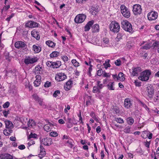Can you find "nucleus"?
Listing matches in <instances>:
<instances>
[{"mask_svg":"<svg viewBox=\"0 0 159 159\" xmlns=\"http://www.w3.org/2000/svg\"><path fill=\"white\" fill-rule=\"evenodd\" d=\"M151 74V71L149 70H146L140 73V75L138 79L142 81H147Z\"/></svg>","mask_w":159,"mask_h":159,"instance_id":"f257e3e1","label":"nucleus"},{"mask_svg":"<svg viewBox=\"0 0 159 159\" xmlns=\"http://www.w3.org/2000/svg\"><path fill=\"white\" fill-rule=\"evenodd\" d=\"M122 27L123 30L129 33L133 32L131 24L126 20L122 21L121 22Z\"/></svg>","mask_w":159,"mask_h":159,"instance_id":"f03ea898","label":"nucleus"},{"mask_svg":"<svg viewBox=\"0 0 159 159\" xmlns=\"http://www.w3.org/2000/svg\"><path fill=\"white\" fill-rule=\"evenodd\" d=\"M147 97L150 99L153 98L154 94V89L153 87L151 85H148L146 88L145 91Z\"/></svg>","mask_w":159,"mask_h":159,"instance_id":"7ed1b4c3","label":"nucleus"},{"mask_svg":"<svg viewBox=\"0 0 159 159\" xmlns=\"http://www.w3.org/2000/svg\"><path fill=\"white\" fill-rule=\"evenodd\" d=\"M109 28L110 30L115 33H118L120 29L119 24L115 21H112L110 24Z\"/></svg>","mask_w":159,"mask_h":159,"instance_id":"20e7f679","label":"nucleus"},{"mask_svg":"<svg viewBox=\"0 0 159 159\" xmlns=\"http://www.w3.org/2000/svg\"><path fill=\"white\" fill-rule=\"evenodd\" d=\"M121 11L123 16L126 18H128L130 16V12L128 8L124 5L120 6Z\"/></svg>","mask_w":159,"mask_h":159,"instance_id":"39448f33","label":"nucleus"},{"mask_svg":"<svg viewBox=\"0 0 159 159\" xmlns=\"http://www.w3.org/2000/svg\"><path fill=\"white\" fill-rule=\"evenodd\" d=\"M141 6L139 4L134 5L133 7V11L135 15H140L142 12Z\"/></svg>","mask_w":159,"mask_h":159,"instance_id":"423d86ee","label":"nucleus"},{"mask_svg":"<svg viewBox=\"0 0 159 159\" xmlns=\"http://www.w3.org/2000/svg\"><path fill=\"white\" fill-rule=\"evenodd\" d=\"M86 18V16L85 15L83 14H80L76 16L74 20L76 23H81Z\"/></svg>","mask_w":159,"mask_h":159,"instance_id":"0eeeda50","label":"nucleus"},{"mask_svg":"<svg viewBox=\"0 0 159 159\" xmlns=\"http://www.w3.org/2000/svg\"><path fill=\"white\" fill-rule=\"evenodd\" d=\"M147 16L148 19L149 20H155L157 17V12L155 11H151L148 14Z\"/></svg>","mask_w":159,"mask_h":159,"instance_id":"6e6552de","label":"nucleus"},{"mask_svg":"<svg viewBox=\"0 0 159 159\" xmlns=\"http://www.w3.org/2000/svg\"><path fill=\"white\" fill-rule=\"evenodd\" d=\"M41 144H43L44 145L49 146L52 143V139L49 138H46L43 139L41 141Z\"/></svg>","mask_w":159,"mask_h":159,"instance_id":"1a4fd4ad","label":"nucleus"},{"mask_svg":"<svg viewBox=\"0 0 159 159\" xmlns=\"http://www.w3.org/2000/svg\"><path fill=\"white\" fill-rule=\"evenodd\" d=\"M132 75L133 76H138L139 74H140L142 70L141 68L139 67H133L132 68Z\"/></svg>","mask_w":159,"mask_h":159,"instance_id":"9d476101","label":"nucleus"},{"mask_svg":"<svg viewBox=\"0 0 159 159\" xmlns=\"http://www.w3.org/2000/svg\"><path fill=\"white\" fill-rule=\"evenodd\" d=\"M66 78V76L64 73H59L57 75L55 79L58 81H60L64 80Z\"/></svg>","mask_w":159,"mask_h":159,"instance_id":"9b49d317","label":"nucleus"},{"mask_svg":"<svg viewBox=\"0 0 159 159\" xmlns=\"http://www.w3.org/2000/svg\"><path fill=\"white\" fill-rule=\"evenodd\" d=\"M16 89L15 85L11 84L9 87L8 92L11 94H15L16 93Z\"/></svg>","mask_w":159,"mask_h":159,"instance_id":"f8f14e48","label":"nucleus"},{"mask_svg":"<svg viewBox=\"0 0 159 159\" xmlns=\"http://www.w3.org/2000/svg\"><path fill=\"white\" fill-rule=\"evenodd\" d=\"M32 98L36 101L38 102L40 106L43 105V99L39 98L36 93H34L32 95Z\"/></svg>","mask_w":159,"mask_h":159,"instance_id":"ddd939ff","label":"nucleus"},{"mask_svg":"<svg viewBox=\"0 0 159 159\" xmlns=\"http://www.w3.org/2000/svg\"><path fill=\"white\" fill-rule=\"evenodd\" d=\"M0 158L1 159H13V157L9 153H4L1 154Z\"/></svg>","mask_w":159,"mask_h":159,"instance_id":"4468645a","label":"nucleus"},{"mask_svg":"<svg viewBox=\"0 0 159 159\" xmlns=\"http://www.w3.org/2000/svg\"><path fill=\"white\" fill-rule=\"evenodd\" d=\"M32 50L34 53H37L41 51V48L38 45H34L32 46Z\"/></svg>","mask_w":159,"mask_h":159,"instance_id":"2eb2a0df","label":"nucleus"},{"mask_svg":"<svg viewBox=\"0 0 159 159\" xmlns=\"http://www.w3.org/2000/svg\"><path fill=\"white\" fill-rule=\"evenodd\" d=\"M25 44L24 42L18 41L16 42L15 43V47L17 48H20L25 47Z\"/></svg>","mask_w":159,"mask_h":159,"instance_id":"dca6fc26","label":"nucleus"},{"mask_svg":"<svg viewBox=\"0 0 159 159\" xmlns=\"http://www.w3.org/2000/svg\"><path fill=\"white\" fill-rule=\"evenodd\" d=\"M131 105L132 104L130 99L129 98H126L124 101V105L125 107L127 108H129L130 107Z\"/></svg>","mask_w":159,"mask_h":159,"instance_id":"f3484780","label":"nucleus"},{"mask_svg":"<svg viewBox=\"0 0 159 159\" xmlns=\"http://www.w3.org/2000/svg\"><path fill=\"white\" fill-rule=\"evenodd\" d=\"M72 81L70 80L66 83L65 85H64V87L66 90H70L72 87Z\"/></svg>","mask_w":159,"mask_h":159,"instance_id":"a211bd4d","label":"nucleus"},{"mask_svg":"<svg viewBox=\"0 0 159 159\" xmlns=\"http://www.w3.org/2000/svg\"><path fill=\"white\" fill-rule=\"evenodd\" d=\"M94 21L91 20L89 21L87 24L84 26V31H88L90 28V27L93 25Z\"/></svg>","mask_w":159,"mask_h":159,"instance_id":"6ab92c4d","label":"nucleus"},{"mask_svg":"<svg viewBox=\"0 0 159 159\" xmlns=\"http://www.w3.org/2000/svg\"><path fill=\"white\" fill-rule=\"evenodd\" d=\"M6 128L7 129H12L13 128V125L11 122L8 120H6L4 121Z\"/></svg>","mask_w":159,"mask_h":159,"instance_id":"aec40b11","label":"nucleus"},{"mask_svg":"<svg viewBox=\"0 0 159 159\" xmlns=\"http://www.w3.org/2000/svg\"><path fill=\"white\" fill-rule=\"evenodd\" d=\"M38 33V32L37 31L35 30H33L31 32L32 36L35 38L37 40H39L40 39V36Z\"/></svg>","mask_w":159,"mask_h":159,"instance_id":"412c9836","label":"nucleus"},{"mask_svg":"<svg viewBox=\"0 0 159 159\" xmlns=\"http://www.w3.org/2000/svg\"><path fill=\"white\" fill-rule=\"evenodd\" d=\"M52 68H58L61 65V62L60 61H57L56 62H52Z\"/></svg>","mask_w":159,"mask_h":159,"instance_id":"4be33fe9","label":"nucleus"},{"mask_svg":"<svg viewBox=\"0 0 159 159\" xmlns=\"http://www.w3.org/2000/svg\"><path fill=\"white\" fill-rule=\"evenodd\" d=\"M92 32L93 33L99 32V28L98 25L96 24L93 25L92 27Z\"/></svg>","mask_w":159,"mask_h":159,"instance_id":"5701e85b","label":"nucleus"},{"mask_svg":"<svg viewBox=\"0 0 159 159\" xmlns=\"http://www.w3.org/2000/svg\"><path fill=\"white\" fill-rule=\"evenodd\" d=\"M42 69V67H40V65H37L35 67V68L34 69V72L35 74H40L41 70Z\"/></svg>","mask_w":159,"mask_h":159,"instance_id":"b1692460","label":"nucleus"},{"mask_svg":"<svg viewBox=\"0 0 159 159\" xmlns=\"http://www.w3.org/2000/svg\"><path fill=\"white\" fill-rule=\"evenodd\" d=\"M126 121L127 123L130 125H132L134 122V120L131 116L128 117Z\"/></svg>","mask_w":159,"mask_h":159,"instance_id":"393cba45","label":"nucleus"},{"mask_svg":"<svg viewBox=\"0 0 159 159\" xmlns=\"http://www.w3.org/2000/svg\"><path fill=\"white\" fill-rule=\"evenodd\" d=\"M39 24L34 21L30 20V28H36L38 27Z\"/></svg>","mask_w":159,"mask_h":159,"instance_id":"a878e982","label":"nucleus"},{"mask_svg":"<svg viewBox=\"0 0 159 159\" xmlns=\"http://www.w3.org/2000/svg\"><path fill=\"white\" fill-rule=\"evenodd\" d=\"M85 98H87L86 105L87 107L91 104L90 101L91 100L92 97L90 96H89L88 95H85Z\"/></svg>","mask_w":159,"mask_h":159,"instance_id":"bb28decb","label":"nucleus"},{"mask_svg":"<svg viewBox=\"0 0 159 159\" xmlns=\"http://www.w3.org/2000/svg\"><path fill=\"white\" fill-rule=\"evenodd\" d=\"M117 80H119L121 81L124 80H125V78L124 77V74L121 72H120L118 75V78H117Z\"/></svg>","mask_w":159,"mask_h":159,"instance_id":"cd10ccee","label":"nucleus"},{"mask_svg":"<svg viewBox=\"0 0 159 159\" xmlns=\"http://www.w3.org/2000/svg\"><path fill=\"white\" fill-rule=\"evenodd\" d=\"M59 52L57 51H54L50 54V57L51 58L57 57L59 55Z\"/></svg>","mask_w":159,"mask_h":159,"instance_id":"c85d7f7f","label":"nucleus"},{"mask_svg":"<svg viewBox=\"0 0 159 159\" xmlns=\"http://www.w3.org/2000/svg\"><path fill=\"white\" fill-rule=\"evenodd\" d=\"M30 139L33 138L34 139H37L38 138V135L35 133H34L33 130H30Z\"/></svg>","mask_w":159,"mask_h":159,"instance_id":"c756f323","label":"nucleus"},{"mask_svg":"<svg viewBox=\"0 0 159 159\" xmlns=\"http://www.w3.org/2000/svg\"><path fill=\"white\" fill-rule=\"evenodd\" d=\"M46 44L49 47L53 48L55 45V44L52 41L48 40L46 41Z\"/></svg>","mask_w":159,"mask_h":159,"instance_id":"7c9ffc66","label":"nucleus"},{"mask_svg":"<svg viewBox=\"0 0 159 159\" xmlns=\"http://www.w3.org/2000/svg\"><path fill=\"white\" fill-rule=\"evenodd\" d=\"M91 61H89V70L87 72V74L90 76H91L92 75L91 74V72L92 70V66H93L91 64Z\"/></svg>","mask_w":159,"mask_h":159,"instance_id":"2f4dec72","label":"nucleus"},{"mask_svg":"<svg viewBox=\"0 0 159 159\" xmlns=\"http://www.w3.org/2000/svg\"><path fill=\"white\" fill-rule=\"evenodd\" d=\"M159 46V42L156 41L152 45L154 49L156 50Z\"/></svg>","mask_w":159,"mask_h":159,"instance_id":"473e14b6","label":"nucleus"},{"mask_svg":"<svg viewBox=\"0 0 159 159\" xmlns=\"http://www.w3.org/2000/svg\"><path fill=\"white\" fill-rule=\"evenodd\" d=\"M40 154L44 156L45 155V151L44 148L41 144L40 146Z\"/></svg>","mask_w":159,"mask_h":159,"instance_id":"72a5a7b5","label":"nucleus"},{"mask_svg":"<svg viewBox=\"0 0 159 159\" xmlns=\"http://www.w3.org/2000/svg\"><path fill=\"white\" fill-rule=\"evenodd\" d=\"M36 122L33 120H30V129L31 128L34 129L36 126Z\"/></svg>","mask_w":159,"mask_h":159,"instance_id":"f704fd0d","label":"nucleus"},{"mask_svg":"<svg viewBox=\"0 0 159 159\" xmlns=\"http://www.w3.org/2000/svg\"><path fill=\"white\" fill-rule=\"evenodd\" d=\"M44 129L47 132L50 131L52 128H51L49 125L48 124H46L44 126Z\"/></svg>","mask_w":159,"mask_h":159,"instance_id":"c9c22d12","label":"nucleus"},{"mask_svg":"<svg viewBox=\"0 0 159 159\" xmlns=\"http://www.w3.org/2000/svg\"><path fill=\"white\" fill-rule=\"evenodd\" d=\"M4 56L6 59L7 60L9 61H10L11 57L10 56V54L8 52H5L4 53Z\"/></svg>","mask_w":159,"mask_h":159,"instance_id":"e433bc0d","label":"nucleus"},{"mask_svg":"<svg viewBox=\"0 0 159 159\" xmlns=\"http://www.w3.org/2000/svg\"><path fill=\"white\" fill-rule=\"evenodd\" d=\"M38 59H39L37 57H33L30 58V64L37 62Z\"/></svg>","mask_w":159,"mask_h":159,"instance_id":"4c0bfd02","label":"nucleus"},{"mask_svg":"<svg viewBox=\"0 0 159 159\" xmlns=\"http://www.w3.org/2000/svg\"><path fill=\"white\" fill-rule=\"evenodd\" d=\"M72 63L73 64L74 66L76 67L79 66V63L75 59H73L71 61Z\"/></svg>","mask_w":159,"mask_h":159,"instance_id":"58836bf2","label":"nucleus"},{"mask_svg":"<svg viewBox=\"0 0 159 159\" xmlns=\"http://www.w3.org/2000/svg\"><path fill=\"white\" fill-rule=\"evenodd\" d=\"M114 82H110L107 85L108 89L110 90H114V89L113 88V85Z\"/></svg>","mask_w":159,"mask_h":159,"instance_id":"ea45409f","label":"nucleus"},{"mask_svg":"<svg viewBox=\"0 0 159 159\" xmlns=\"http://www.w3.org/2000/svg\"><path fill=\"white\" fill-rule=\"evenodd\" d=\"M101 89H99L98 86H94L93 87V92L94 93L100 92Z\"/></svg>","mask_w":159,"mask_h":159,"instance_id":"a19ab883","label":"nucleus"},{"mask_svg":"<svg viewBox=\"0 0 159 159\" xmlns=\"http://www.w3.org/2000/svg\"><path fill=\"white\" fill-rule=\"evenodd\" d=\"M115 120L118 123L122 124L124 123V121L122 119L120 118H115Z\"/></svg>","mask_w":159,"mask_h":159,"instance_id":"79ce46f5","label":"nucleus"},{"mask_svg":"<svg viewBox=\"0 0 159 159\" xmlns=\"http://www.w3.org/2000/svg\"><path fill=\"white\" fill-rule=\"evenodd\" d=\"M110 60H108L107 61H106L105 63L103 64V65L107 69L108 67H110V65L109 64Z\"/></svg>","mask_w":159,"mask_h":159,"instance_id":"37998d69","label":"nucleus"},{"mask_svg":"<svg viewBox=\"0 0 159 159\" xmlns=\"http://www.w3.org/2000/svg\"><path fill=\"white\" fill-rule=\"evenodd\" d=\"M124 132L125 133H129L130 132V127L128 126L125 128L124 130Z\"/></svg>","mask_w":159,"mask_h":159,"instance_id":"c03bdc74","label":"nucleus"},{"mask_svg":"<svg viewBox=\"0 0 159 159\" xmlns=\"http://www.w3.org/2000/svg\"><path fill=\"white\" fill-rule=\"evenodd\" d=\"M151 47V46L149 44H146L145 45L142 46L141 48L142 49L147 50L149 49Z\"/></svg>","mask_w":159,"mask_h":159,"instance_id":"a18cd8bd","label":"nucleus"},{"mask_svg":"<svg viewBox=\"0 0 159 159\" xmlns=\"http://www.w3.org/2000/svg\"><path fill=\"white\" fill-rule=\"evenodd\" d=\"M90 116L91 117L94 119L95 120H97L98 119L96 116V115L94 113L93 111H92L90 114Z\"/></svg>","mask_w":159,"mask_h":159,"instance_id":"49530a36","label":"nucleus"},{"mask_svg":"<svg viewBox=\"0 0 159 159\" xmlns=\"http://www.w3.org/2000/svg\"><path fill=\"white\" fill-rule=\"evenodd\" d=\"M50 135L53 137H56L58 135V134L56 132H51L50 133Z\"/></svg>","mask_w":159,"mask_h":159,"instance_id":"de8ad7c7","label":"nucleus"},{"mask_svg":"<svg viewBox=\"0 0 159 159\" xmlns=\"http://www.w3.org/2000/svg\"><path fill=\"white\" fill-rule=\"evenodd\" d=\"M24 62L26 65H28V64H30V57H28L27 58H26L25 59Z\"/></svg>","mask_w":159,"mask_h":159,"instance_id":"09e8293b","label":"nucleus"},{"mask_svg":"<svg viewBox=\"0 0 159 159\" xmlns=\"http://www.w3.org/2000/svg\"><path fill=\"white\" fill-rule=\"evenodd\" d=\"M97 86L99 89H101L103 87V85L102 84H101V82L100 81L98 80L97 81Z\"/></svg>","mask_w":159,"mask_h":159,"instance_id":"8fccbe9b","label":"nucleus"},{"mask_svg":"<svg viewBox=\"0 0 159 159\" xmlns=\"http://www.w3.org/2000/svg\"><path fill=\"white\" fill-rule=\"evenodd\" d=\"M36 79L35 81H37L38 82L41 83V76L39 75H37L36 76Z\"/></svg>","mask_w":159,"mask_h":159,"instance_id":"3c124183","label":"nucleus"},{"mask_svg":"<svg viewBox=\"0 0 159 159\" xmlns=\"http://www.w3.org/2000/svg\"><path fill=\"white\" fill-rule=\"evenodd\" d=\"M67 143L68 144V146L70 148H72L73 146V145L72 144V141L71 140H68L67 141Z\"/></svg>","mask_w":159,"mask_h":159,"instance_id":"603ef678","label":"nucleus"},{"mask_svg":"<svg viewBox=\"0 0 159 159\" xmlns=\"http://www.w3.org/2000/svg\"><path fill=\"white\" fill-rule=\"evenodd\" d=\"M113 111L115 113L117 114L120 111L119 109L116 107H114L112 109Z\"/></svg>","mask_w":159,"mask_h":159,"instance_id":"864d4df0","label":"nucleus"},{"mask_svg":"<svg viewBox=\"0 0 159 159\" xmlns=\"http://www.w3.org/2000/svg\"><path fill=\"white\" fill-rule=\"evenodd\" d=\"M52 61H48L46 62V65L47 66L49 67H52Z\"/></svg>","mask_w":159,"mask_h":159,"instance_id":"5fc2aeb1","label":"nucleus"},{"mask_svg":"<svg viewBox=\"0 0 159 159\" xmlns=\"http://www.w3.org/2000/svg\"><path fill=\"white\" fill-rule=\"evenodd\" d=\"M10 105V103L8 102H6L3 105V107L4 108H8Z\"/></svg>","mask_w":159,"mask_h":159,"instance_id":"6e6d98bb","label":"nucleus"},{"mask_svg":"<svg viewBox=\"0 0 159 159\" xmlns=\"http://www.w3.org/2000/svg\"><path fill=\"white\" fill-rule=\"evenodd\" d=\"M60 93V91L59 90H56L54 92L53 94V96L54 97H56L58 96V94H59Z\"/></svg>","mask_w":159,"mask_h":159,"instance_id":"4d7b16f0","label":"nucleus"},{"mask_svg":"<svg viewBox=\"0 0 159 159\" xmlns=\"http://www.w3.org/2000/svg\"><path fill=\"white\" fill-rule=\"evenodd\" d=\"M121 61L120 60V59H118L116 60L115 62V63L116 64V65L117 66H120L121 65Z\"/></svg>","mask_w":159,"mask_h":159,"instance_id":"13d9d810","label":"nucleus"},{"mask_svg":"<svg viewBox=\"0 0 159 159\" xmlns=\"http://www.w3.org/2000/svg\"><path fill=\"white\" fill-rule=\"evenodd\" d=\"M102 42L105 44H107L109 43L108 39L106 38H103L102 39Z\"/></svg>","mask_w":159,"mask_h":159,"instance_id":"bf43d9fd","label":"nucleus"},{"mask_svg":"<svg viewBox=\"0 0 159 159\" xmlns=\"http://www.w3.org/2000/svg\"><path fill=\"white\" fill-rule=\"evenodd\" d=\"M134 83L137 86H140L141 85V82L138 81V80H135Z\"/></svg>","mask_w":159,"mask_h":159,"instance_id":"052dcab7","label":"nucleus"},{"mask_svg":"<svg viewBox=\"0 0 159 159\" xmlns=\"http://www.w3.org/2000/svg\"><path fill=\"white\" fill-rule=\"evenodd\" d=\"M103 71L102 69H99L98 70L97 75L99 76H101L103 74Z\"/></svg>","mask_w":159,"mask_h":159,"instance_id":"680f3d73","label":"nucleus"},{"mask_svg":"<svg viewBox=\"0 0 159 159\" xmlns=\"http://www.w3.org/2000/svg\"><path fill=\"white\" fill-rule=\"evenodd\" d=\"M51 85V83L48 81H47L44 84V86L45 87H49Z\"/></svg>","mask_w":159,"mask_h":159,"instance_id":"e2e57ef3","label":"nucleus"},{"mask_svg":"<svg viewBox=\"0 0 159 159\" xmlns=\"http://www.w3.org/2000/svg\"><path fill=\"white\" fill-rule=\"evenodd\" d=\"M122 36L120 33H119L117 34V36L116 37V39L117 41H119L120 39H122Z\"/></svg>","mask_w":159,"mask_h":159,"instance_id":"0e129e2a","label":"nucleus"},{"mask_svg":"<svg viewBox=\"0 0 159 159\" xmlns=\"http://www.w3.org/2000/svg\"><path fill=\"white\" fill-rule=\"evenodd\" d=\"M61 58L64 61H66L68 60V57L66 56H62Z\"/></svg>","mask_w":159,"mask_h":159,"instance_id":"69168bd1","label":"nucleus"},{"mask_svg":"<svg viewBox=\"0 0 159 159\" xmlns=\"http://www.w3.org/2000/svg\"><path fill=\"white\" fill-rule=\"evenodd\" d=\"M8 131V130L7 129L3 131V134L6 136H8L10 134V133Z\"/></svg>","mask_w":159,"mask_h":159,"instance_id":"338daca9","label":"nucleus"},{"mask_svg":"<svg viewBox=\"0 0 159 159\" xmlns=\"http://www.w3.org/2000/svg\"><path fill=\"white\" fill-rule=\"evenodd\" d=\"M159 92L157 93V95L156 97L154 98V100H155V101H157L159 100Z\"/></svg>","mask_w":159,"mask_h":159,"instance_id":"774afa93","label":"nucleus"}]
</instances>
